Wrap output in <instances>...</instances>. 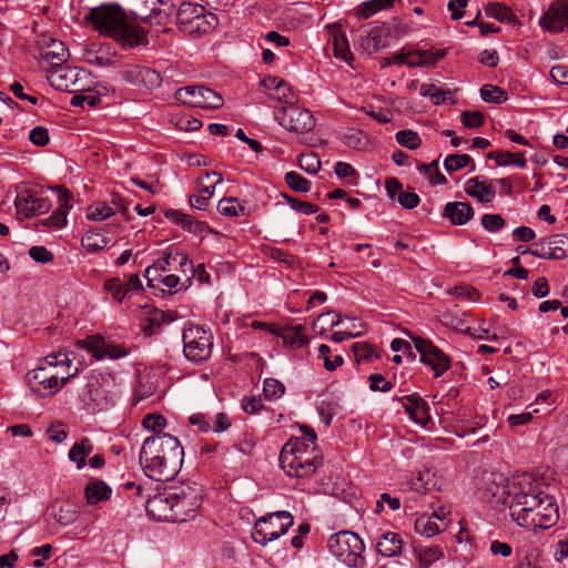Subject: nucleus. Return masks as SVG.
Segmentation results:
<instances>
[{"instance_id": "obj_1", "label": "nucleus", "mask_w": 568, "mask_h": 568, "mask_svg": "<svg viewBox=\"0 0 568 568\" xmlns=\"http://www.w3.org/2000/svg\"><path fill=\"white\" fill-rule=\"evenodd\" d=\"M541 486V481L532 474L519 481L517 488L513 486L517 500L510 501L509 515L518 526L535 531L548 529L558 521L555 498L542 491Z\"/></svg>"}, {"instance_id": "obj_2", "label": "nucleus", "mask_w": 568, "mask_h": 568, "mask_svg": "<svg viewBox=\"0 0 568 568\" xmlns=\"http://www.w3.org/2000/svg\"><path fill=\"white\" fill-rule=\"evenodd\" d=\"M184 450L179 439L160 433L145 438L140 450V464L148 477L156 481H169L180 471Z\"/></svg>"}, {"instance_id": "obj_3", "label": "nucleus", "mask_w": 568, "mask_h": 568, "mask_svg": "<svg viewBox=\"0 0 568 568\" xmlns=\"http://www.w3.org/2000/svg\"><path fill=\"white\" fill-rule=\"evenodd\" d=\"M84 19L100 34L113 38L123 45L132 48L144 39L142 30L131 23L125 12L116 4L92 8Z\"/></svg>"}, {"instance_id": "obj_4", "label": "nucleus", "mask_w": 568, "mask_h": 568, "mask_svg": "<svg viewBox=\"0 0 568 568\" xmlns=\"http://www.w3.org/2000/svg\"><path fill=\"white\" fill-rule=\"evenodd\" d=\"M72 361L64 351L45 356L39 365L27 373V383L33 393L54 394L65 385L77 373L71 372Z\"/></svg>"}, {"instance_id": "obj_5", "label": "nucleus", "mask_w": 568, "mask_h": 568, "mask_svg": "<svg viewBox=\"0 0 568 568\" xmlns=\"http://www.w3.org/2000/svg\"><path fill=\"white\" fill-rule=\"evenodd\" d=\"M280 465L286 475L304 478L322 465V457L304 438H291L281 450Z\"/></svg>"}, {"instance_id": "obj_6", "label": "nucleus", "mask_w": 568, "mask_h": 568, "mask_svg": "<svg viewBox=\"0 0 568 568\" xmlns=\"http://www.w3.org/2000/svg\"><path fill=\"white\" fill-rule=\"evenodd\" d=\"M364 548L363 540L353 531H339L328 538L331 554L348 567H363L365 562Z\"/></svg>"}, {"instance_id": "obj_7", "label": "nucleus", "mask_w": 568, "mask_h": 568, "mask_svg": "<svg viewBox=\"0 0 568 568\" xmlns=\"http://www.w3.org/2000/svg\"><path fill=\"white\" fill-rule=\"evenodd\" d=\"M116 377L112 373L92 371L88 377L83 400L92 407L102 408L112 402Z\"/></svg>"}, {"instance_id": "obj_8", "label": "nucleus", "mask_w": 568, "mask_h": 568, "mask_svg": "<svg viewBox=\"0 0 568 568\" xmlns=\"http://www.w3.org/2000/svg\"><path fill=\"white\" fill-rule=\"evenodd\" d=\"M183 353L194 363H202L210 358L213 348L212 334L203 327L189 324L183 329Z\"/></svg>"}, {"instance_id": "obj_9", "label": "nucleus", "mask_w": 568, "mask_h": 568, "mask_svg": "<svg viewBox=\"0 0 568 568\" xmlns=\"http://www.w3.org/2000/svg\"><path fill=\"white\" fill-rule=\"evenodd\" d=\"M292 525L293 516L288 511L268 514L255 521L252 538L257 544L266 545L284 535Z\"/></svg>"}, {"instance_id": "obj_10", "label": "nucleus", "mask_w": 568, "mask_h": 568, "mask_svg": "<svg viewBox=\"0 0 568 568\" xmlns=\"http://www.w3.org/2000/svg\"><path fill=\"white\" fill-rule=\"evenodd\" d=\"M133 17L150 26H166L172 13L171 0H131Z\"/></svg>"}, {"instance_id": "obj_11", "label": "nucleus", "mask_w": 568, "mask_h": 568, "mask_svg": "<svg viewBox=\"0 0 568 568\" xmlns=\"http://www.w3.org/2000/svg\"><path fill=\"white\" fill-rule=\"evenodd\" d=\"M89 72L82 68L61 65L48 73V80L58 90L82 92L90 88Z\"/></svg>"}, {"instance_id": "obj_12", "label": "nucleus", "mask_w": 568, "mask_h": 568, "mask_svg": "<svg viewBox=\"0 0 568 568\" xmlns=\"http://www.w3.org/2000/svg\"><path fill=\"white\" fill-rule=\"evenodd\" d=\"M531 474L524 473L513 476L510 479L505 478L501 474L494 475L493 479L487 483L485 488L484 496L495 505V507L499 506H508L510 501L517 500V494L513 489V486H518L519 481H521L525 477H530Z\"/></svg>"}, {"instance_id": "obj_13", "label": "nucleus", "mask_w": 568, "mask_h": 568, "mask_svg": "<svg viewBox=\"0 0 568 568\" xmlns=\"http://www.w3.org/2000/svg\"><path fill=\"white\" fill-rule=\"evenodd\" d=\"M405 334L413 341L416 351L420 354V362L429 367L435 377L442 376L450 368V358L429 339L415 336L410 332Z\"/></svg>"}, {"instance_id": "obj_14", "label": "nucleus", "mask_w": 568, "mask_h": 568, "mask_svg": "<svg viewBox=\"0 0 568 568\" xmlns=\"http://www.w3.org/2000/svg\"><path fill=\"white\" fill-rule=\"evenodd\" d=\"M174 95L179 102L193 108L220 109L224 103L220 93L203 85L180 88Z\"/></svg>"}, {"instance_id": "obj_15", "label": "nucleus", "mask_w": 568, "mask_h": 568, "mask_svg": "<svg viewBox=\"0 0 568 568\" xmlns=\"http://www.w3.org/2000/svg\"><path fill=\"white\" fill-rule=\"evenodd\" d=\"M171 496L173 521H185L189 517H194L202 503V489L197 485L171 491Z\"/></svg>"}, {"instance_id": "obj_16", "label": "nucleus", "mask_w": 568, "mask_h": 568, "mask_svg": "<svg viewBox=\"0 0 568 568\" xmlns=\"http://www.w3.org/2000/svg\"><path fill=\"white\" fill-rule=\"evenodd\" d=\"M171 263L179 264L183 272L193 270L192 262L183 253H169L145 270L148 284L154 281H161L163 284H179L180 277L174 274H168L162 277L161 273L165 272L166 266Z\"/></svg>"}, {"instance_id": "obj_17", "label": "nucleus", "mask_w": 568, "mask_h": 568, "mask_svg": "<svg viewBox=\"0 0 568 568\" xmlns=\"http://www.w3.org/2000/svg\"><path fill=\"white\" fill-rule=\"evenodd\" d=\"M276 119L283 128L298 134L307 133L315 126V119L312 112L307 109H302L294 103L282 108L278 111Z\"/></svg>"}, {"instance_id": "obj_18", "label": "nucleus", "mask_w": 568, "mask_h": 568, "mask_svg": "<svg viewBox=\"0 0 568 568\" xmlns=\"http://www.w3.org/2000/svg\"><path fill=\"white\" fill-rule=\"evenodd\" d=\"M17 212L24 217H32L49 212L51 202L40 191L22 187L14 200Z\"/></svg>"}, {"instance_id": "obj_19", "label": "nucleus", "mask_w": 568, "mask_h": 568, "mask_svg": "<svg viewBox=\"0 0 568 568\" xmlns=\"http://www.w3.org/2000/svg\"><path fill=\"white\" fill-rule=\"evenodd\" d=\"M528 253L548 260H561L568 255V236L556 234L532 244ZM526 253V251H524Z\"/></svg>"}, {"instance_id": "obj_20", "label": "nucleus", "mask_w": 568, "mask_h": 568, "mask_svg": "<svg viewBox=\"0 0 568 568\" xmlns=\"http://www.w3.org/2000/svg\"><path fill=\"white\" fill-rule=\"evenodd\" d=\"M37 47L41 60L54 67V69L63 65L68 60L67 47L51 34H41L37 40Z\"/></svg>"}, {"instance_id": "obj_21", "label": "nucleus", "mask_w": 568, "mask_h": 568, "mask_svg": "<svg viewBox=\"0 0 568 568\" xmlns=\"http://www.w3.org/2000/svg\"><path fill=\"white\" fill-rule=\"evenodd\" d=\"M78 345L91 353L97 359H101L103 357L116 359L128 354V349L125 347L108 343L100 335L88 336L87 338L79 341Z\"/></svg>"}, {"instance_id": "obj_22", "label": "nucleus", "mask_w": 568, "mask_h": 568, "mask_svg": "<svg viewBox=\"0 0 568 568\" xmlns=\"http://www.w3.org/2000/svg\"><path fill=\"white\" fill-rule=\"evenodd\" d=\"M179 318L175 311H161L156 307L144 306L142 310L141 329L146 336L160 333L162 326Z\"/></svg>"}, {"instance_id": "obj_23", "label": "nucleus", "mask_w": 568, "mask_h": 568, "mask_svg": "<svg viewBox=\"0 0 568 568\" xmlns=\"http://www.w3.org/2000/svg\"><path fill=\"white\" fill-rule=\"evenodd\" d=\"M171 491H164L150 497L145 504L149 517L156 521H173V506Z\"/></svg>"}, {"instance_id": "obj_24", "label": "nucleus", "mask_w": 568, "mask_h": 568, "mask_svg": "<svg viewBox=\"0 0 568 568\" xmlns=\"http://www.w3.org/2000/svg\"><path fill=\"white\" fill-rule=\"evenodd\" d=\"M71 193L65 189L58 190V207L47 219H42L38 222L40 225L45 226L48 230H59L67 224V215L71 210L70 204Z\"/></svg>"}, {"instance_id": "obj_25", "label": "nucleus", "mask_w": 568, "mask_h": 568, "mask_svg": "<svg viewBox=\"0 0 568 568\" xmlns=\"http://www.w3.org/2000/svg\"><path fill=\"white\" fill-rule=\"evenodd\" d=\"M265 93L273 100L288 105L295 103L296 95L291 85L277 77H268L262 81Z\"/></svg>"}, {"instance_id": "obj_26", "label": "nucleus", "mask_w": 568, "mask_h": 568, "mask_svg": "<svg viewBox=\"0 0 568 568\" xmlns=\"http://www.w3.org/2000/svg\"><path fill=\"white\" fill-rule=\"evenodd\" d=\"M540 24L551 32H561L568 28V6L564 3H552Z\"/></svg>"}, {"instance_id": "obj_27", "label": "nucleus", "mask_w": 568, "mask_h": 568, "mask_svg": "<svg viewBox=\"0 0 568 568\" xmlns=\"http://www.w3.org/2000/svg\"><path fill=\"white\" fill-rule=\"evenodd\" d=\"M465 193L483 204H488L495 199L496 192L490 183L479 176L470 178L465 183Z\"/></svg>"}, {"instance_id": "obj_28", "label": "nucleus", "mask_w": 568, "mask_h": 568, "mask_svg": "<svg viewBox=\"0 0 568 568\" xmlns=\"http://www.w3.org/2000/svg\"><path fill=\"white\" fill-rule=\"evenodd\" d=\"M403 407L409 417L422 426H426L430 420L429 406L422 398L406 396L403 398Z\"/></svg>"}, {"instance_id": "obj_29", "label": "nucleus", "mask_w": 568, "mask_h": 568, "mask_svg": "<svg viewBox=\"0 0 568 568\" xmlns=\"http://www.w3.org/2000/svg\"><path fill=\"white\" fill-rule=\"evenodd\" d=\"M443 216L447 217L453 225H464L474 217V210L466 202H448L444 206Z\"/></svg>"}, {"instance_id": "obj_30", "label": "nucleus", "mask_w": 568, "mask_h": 568, "mask_svg": "<svg viewBox=\"0 0 568 568\" xmlns=\"http://www.w3.org/2000/svg\"><path fill=\"white\" fill-rule=\"evenodd\" d=\"M410 490L426 494L434 489H440L442 479L433 470L424 469L408 481Z\"/></svg>"}, {"instance_id": "obj_31", "label": "nucleus", "mask_w": 568, "mask_h": 568, "mask_svg": "<svg viewBox=\"0 0 568 568\" xmlns=\"http://www.w3.org/2000/svg\"><path fill=\"white\" fill-rule=\"evenodd\" d=\"M387 31L384 27L376 26L371 28L365 36L358 40L359 48L367 53H374L381 48L386 47Z\"/></svg>"}, {"instance_id": "obj_32", "label": "nucleus", "mask_w": 568, "mask_h": 568, "mask_svg": "<svg viewBox=\"0 0 568 568\" xmlns=\"http://www.w3.org/2000/svg\"><path fill=\"white\" fill-rule=\"evenodd\" d=\"M165 217L196 235H201L207 230V225L204 222L195 221L191 215L179 210H168Z\"/></svg>"}, {"instance_id": "obj_33", "label": "nucleus", "mask_w": 568, "mask_h": 568, "mask_svg": "<svg viewBox=\"0 0 568 568\" xmlns=\"http://www.w3.org/2000/svg\"><path fill=\"white\" fill-rule=\"evenodd\" d=\"M219 23L217 17L204 9V12L193 20L183 32L192 37H200L210 33Z\"/></svg>"}, {"instance_id": "obj_34", "label": "nucleus", "mask_w": 568, "mask_h": 568, "mask_svg": "<svg viewBox=\"0 0 568 568\" xmlns=\"http://www.w3.org/2000/svg\"><path fill=\"white\" fill-rule=\"evenodd\" d=\"M376 548L384 557H394L402 552L403 540L396 532L387 531L377 540Z\"/></svg>"}, {"instance_id": "obj_35", "label": "nucleus", "mask_w": 568, "mask_h": 568, "mask_svg": "<svg viewBox=\"0 0 568 568\" xmlns=\"http://www.w3.org/2000/svg\"><path fill=\"white\" fill-rule=\"evenodd\" d=\"M84 494L89 505H97L108 500L111 497L112 489L103 480L95 479L85 486Z\"/></svg>"}, {"instance_id": "obj_36", "label": "nucleus", "mask_w": 568, "mask_h": 568, "mask_svg": "<svg viewBox=\"0 0 568 568\" xmlns=\"http://www.w3.org/2000/svg\"><path fill=\"white\" fill-rule=\"evenodd\" d=\"M487 158L494 160L499 166L515 165L520 169H525L527 160L523 152H509V151H490Z\"/></svg>"}, {"instance_id": "obj_37", "label": "nucleus", "mask_w": 568, "mask_h": 568, "mask_svg": "<svg viewBox=\"0 0 568 568\" xmlns=\"http://www.w3.org/2000/svg\"><path fill=\"white\" fill-rule=\"evenodd\" d=\"M52 510L55 521L62 526L73 524L79 516L78 505L71 501H63L58 507L53 505Z\"/></svg>"}, {"instance_id": "obj_38", "label": "nucleus", "mask_w": 568, "mask_h": 568, "mask_svg": "<svg viewBox=\"0 0 568 568\" xmlns=\"http://www.w3.org/2000/svg\"><path fill=\"white\" fill-rule=\"evenodd\" d=\"M83 59L89 64H94L98 67H106L112 63V57L106 48L97 47L91 43L84 48Z\"/></svg>"}, {"instance_id": "obj_39", "label": "nucleus", "mask_w": 568, "mask_h": 568, "mask_svg": "<svg viewBox=\"0 0 568 568\" xmlns=\"http://www.w3.org/2000/svg\"><path fill=\"white\" fill-rule=\"evenodd\" d=\"M204 12V7L197 3L184 2L176 12V21L182 31L200 14Z\"/></svg>"}, {"instance_id": "obj_40", "label": "nucleus", "mask_w": 568, "mask_h": 568, "mask_svg": "<svg viewBox=\"0 0 568 568\" xmlns=\"http://www.w3.org/2000/svg\"><path fill=\"white\" fill-rule=\"evenodd\" d=\"M217 211L220 214L230 217L246 215L245 202L233 196L221 199L217 204Z\"/></svg>"}, {"instance_id": "obj_41", "label": "nucleus", "mask_w": 568, "mask_h": 568, "mask_svg": "<svg viewBox=\"0 0 568 568\" xmlns=\"http://www.w3.org/2000/svg\"><path fill=\"white\" fill-rule=\"evenodd\" d=\"M92 450L93 445L91 440L87 437H83L69 450V459L77 464L78 469H82L85 466L87 457L92 453Z\"/></svg>"}, {"instance_id": "obj_42", "label": "nucleus", "mask_w": 568, "mask_h": 568, "mask_svg": "<svg viewBox=\"0 0 568 568\" xmlns=\"http://www.w3.org/2000/svg\"><path fill=\"white\" fill-rule=\"evenodd\" d=\"M272 334L282 337L285 343L295 347H301L307 342L301 325L285 328H272Z\"/></svg>"}, {"instance_id": "obj_43", "label": "nucleus", "mask_w": 568, "mask_h": 568, "mask_svg": "<svg viewBox=\"0 0 568 568\" xmlns=\"http://www.w3.org/2000/svg\"><path fill=\"white\" fill-rule=\"evenodd\" d=\"M341 322L342 316L334 311H329L320 314L317 318L313 322L312 328L314 333L318 335H324L326 332L338 325Z\"/></svg>"}, {"instance_id": "obj_44", "label": "nucleus", "mask_w": 568, "mask_h": 568, "mask_svg": "<svg viewBox=\"0 0 568 568\" xmlns=\"http://www.w3.org/2000/svg\"><path fill=\"white\" fill-rule=\"evenodd\" d=\"M485 12L489 18H494L500 22L518 23V19L511 9L503 3L493 2L485 7Z\"/></svg>"}, {"instance_id": "obj_45", "label": "nucleus", "mask_w": 568, "mask_h": 568, "mask_svg": "<svg viewBox=\"0 0 568 568\" xmlns=\"http://www.w3.org/2000/svg\"><path fill=\"white\" fill-rule=\"evenodd\" d=\"M333 47L334 54L337 59H341L346 62L353 59V54L348 45V40L346 36L338 30L333 31Z\"/></svg>"}, {"instance_id": "obj_46", "label": "nucleus", "mask_w": 568, "mask_h": 568, "mask_svg": "<svg viewBox=\"0 0 568 568\" xmlns=\"http://www.w3.org/2000/svg\"><path fill=\"white\" fill-rule=\"evenodd\" d=\"M445 294L460 302H476L480 298L479 292L474 286H450L445 290Z\"/></svg>"}, {"instance_id": "obj_47", "label": "nucleus", "mask_w": 568, "mask_h": 568, "mask_svg": "<svg viewBox=\"0 0 568 568\" xmlns=\"http://www.w3.org/2000/svg\"><path fill=\"white\" fill-rule=\"evenodd\" d=\"M223 181V178L220 173L212 171L206 172L203 176L197 179L199 184L201 185L200 193L204 194V196L209 200L214 195V190L217 184Z\"/></svg>"}, {"instance_id": "obj_48", "label": "nucleus", "mask_w": 568, "mask_h": 568, "mask_svg": "<svg viewBox=\"0 0 568 568\" xmlns=\"http://www.w3.org/2000/svg\"><path fill=\"white\" fill-rule=\"evenodd\" d=\"M415 530L416 532L429 538L438 535L442 531V528L433 517L423 515L416 519Z\"/></svg>"}, {"instance_id": "obj_49", "label": "nucleus", "mask_w": 568, "mask_h": 568, "mask_svg": "<svg viewBox=\"0 0 568 568\" xmlns=\"http://www.w3.org/2000/svg\"><path fill=\"white\" fill-rule=\"evenodd\" d=\"M393 2L394 0H371L363 2L357 9V14L362 19H367L381 10L392 7Z\"/></svg>"}, {"instance_id": "obj_50", "label": "nucleus", "mask_w": 568, "mask_h": 568, "mask_svg": "<svg viewBox=\"0 0 568 568\" xmlns=\"http://www.w3.org/2000/svg\"><path fill=\"white\" fill-rule=\"evenodd\" d=\"M142 287L143 286H104L105 291L111 293L112 297L119 303L140 296Z\"/></svg>"}, {"instance_id": "obj_51", "label": "nucleus", "mask_w": 568, "mask_h": 568, "mask_svg": "<svg viewBox=\"0 0 568 568\" xmlns=\"http://www.w3.org/2000/svg\"><path fill=\"white\" fill-rule=\"evenodd\" d=\"M114 214V209L104 202H94L87 210V219L91 221H103Z\"/></svg>"}, {"instance_id": "obj_52", "label": "nucleus", "mask_w": 568, "mask_h": 568, "mask_svg": "<svg viewBox=\"0 0 568 568\" xmlns=\"http://www.w3.org/2000/svg\"><path fill=\"white\" fill-rule=\"evenodd\" d=\"M480 97L485 102L503 103L507 100V92L499 87L485 84L480 89Z\"/></svg>"}, {"instance_id": "obj_53", "label": "nucleus", "mask_w": 568, "mask_h": 568, "mask_svg": "<svg viewBox=\"0 0 568 568\" xmlns=\"http://www.w3.org/2000/svg\"><path fill=\"white\" fill-rule=\"evenodd\" d=\"M352 351L357 363L372 362L374 358L379 357L376 349L367 343H355L352 347Z\"/></svg>"}, {"instance_id": "obj_54", "label": "nucleus", "mask_w": 568, "mask_h": 568, "mask_svg": "<svg viewBox=\"0 0 568 568\" xmlns=\"http://www.w3.org/2000/svg\"><path fill=\"white\" fill-rule=\"evenodd\" d=\"M396 142L409 150H416L420 146L422 140L417 132L413 130H400L396 133Z\"/></svg>"}, {"instance_id": "obj_55", "label": "nucleus", "mask_w": 568, "mask_h": 568, "mask_svg": "<svg viewBox=\"0 0 568 568\" xmlns=\"http://www.w3.org/2000/svg\"><path fill=\"white\" fill-rule=\"evenodd\" d=\"M285 393V386L275 378H266L263 384V394L268 400H276Z\"/></svg>"}, {"instance_id": "obj_56", "label": "nucleus", "mask_w": 568, "mask_h": 568, "mask_svg": "<svg viewBox=\"0 0 568 568\" xmlns=\"http://www.w3.org/2000/svg\"><path fill=\"white\" fill-rule=\"evenodd\" d=\"M298 166L310 174H315L321 170L322 163L317 154L302 153L298 158Z\"/></svg>"}, {"instance_id": "obj_57", "label": "nucleus", "mask_w": 568, "mask_h": 568, "mask_svg": "<svg viewBox=\"0 0 568 568\" xmlns=\"http://www.w3.org/2000/svg\"><path fill=\"white\" fill-rule=\"evenodd\" d=\"M284 179L295 192L306 193L311 190V182L294 171L287 172Z\"/></svg>"}, {"instance_id": "obj_58", "label": "nucleus", "mask_w": 568, "mask_h": 568, "mask_svg": "<svg viewBox=\"0 0 568 568\" xmlns=\"http://www.w3.org/2000/svg\"><path fill=\"white\" fill-rule=\"evenodd\" d=\"M443 556L440 548L433 546L422 549L418 554L420 567L428 568Z\"/></svg>"}, {"instance_id": "obj_59", "label": "nucleus", "mask_w": 568, "mask_h": 568, "mask_svg": "<svg viewBox=\"0 0 568 568\" xmlns=\"http://www.w3.org/2000/svg\"><path fill=\"white\" fill-rule=\"evenodd\" d=\"M470 161L468 154H449L444 161V166L446 171L455 172L467 166Z\"/></svg>"}, {"instance_id": "obj_60", "label": "nucleus", "mask_w": 568, "mask_h": 568, "mask_svg": "<svg viewBox=\"0 0 568 568\" xmlns=\"http://www.w3.org/2000/svg\"><path fill=\"white\" fill-rule=\"evenodd\" d=\"M420 171H423L428 176L433 185H442L446 184L447 182L446 178L439 172L437 160L429 164L422 165Z\"/></svg>"}, {"instance_id": "obj_61", "label": "nucleus", "mask_w": 568, "mask_h": 568, "mask_svg": "<svg viewBox=\"0 0 568 568\" xmlns=\"http://www.w3.org/2000/svg\"><path fill=\"white\" fill-rule=\"evenodd\" d=\"M166 425L165 418L161 414H148L142 419V426L155 434L162 433V428Z\"/></svg>"}, {"instance_id": "obj_62", "label": "nucleus", "mask_w": 568, "mask_h": 568, "mask_svg": "<svg viewBox=\"0 0 568 568\" xmlns=\"http://www.w3.org/2000/svg\"><path fill=\"white\" fill-rule=\"evenodd\" d=\"M140 85L146 88V89H155L160 87L162 82V77L159 72L155 70L144 67L142 70V75L140 77Z\"/></svg>"}, {"instance_id": "obj_63", "label": "nucleus", "mask_w": 568, "mask_h": 568, "mask_svg": "<svg viewBox=\"0 0 568 568\" xmlns=\"http://www.w3.org/2000/svg\"><path fill=\"white\" fill-rule=\"evenodd\" d=\"M82 245L90 251H98L106 245V240L101 234L89 231L82 237Z\"/></svg>"}, {"instance_id": "obj_64", "label": "nucleus", "mask_w": 568, "mask_h": 568, "mask_svg": "<svg viewBox=\"0 0 568 568\" xmlns=\"http://www.w3.org/2000/svg\"><path fill=\"white\" fill-rule=\"evenodd\" d=\"M338 408L339 406L335 400H323L318 406L317 410L327 427L331 425L332 418L337 414Z\"/></svg>"}]
</instances>
